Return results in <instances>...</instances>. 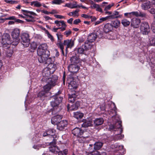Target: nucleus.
Here are the masks:
<instances>
[{
  "label": "nucleus",
  "instance_id": "f257e3e1",
  "mask_svg": "<svg viewBox=\"0 0 155 155\" xmlns=\"http://www.w3.org/2000/svg\"><path fill=\"white\" fill-rule=\"evenodd\" d=\"M112 117L114 119L113 120L114 124L110 125L109 128L115 131L117 130H117L119 131V133L120 134L122 133L123 130L121 127L122 126L121 122L120 120V119L117 116L114 117V116H113Z\"/></svg>",
  "mask_w": 155,
  "mask_h": 155
},
{
  "label": "nucleus",
  "instance_id": "f03ea898",
  "mask_svg": "<svg viewBox=\"0 0 155 155\" xmlns=\"http://www.w3.org/2000/svg\"><path fill=\"white\" fill-rule=\"evenodd\" d=\"M58 80V77L56 75H54L52 78H49L46 81H43L47 83V84L44 87V90L47 92L49 91L51 87L56 85V82Z\"/></svg>",
  "mask_w": 155,
  "mask_h": 155
},
{
  "label": "nucleus",
  "instance_id": "7ed1b4c3",
  "mask_svg": "<svg viewBox=\"0 0 155 155\" xmlns=\"http://www.w3.org/2000/svg\"><path fill=\"white\" fill-rule=\"evenodd\" d=\"M0 41L4 47H9L12 44L14 45V42H12L10 35L7 33H4L2 36Z\"/></svg>",
  "mask_w": 155,
  "mask_h": 155
},
{
  "label": "nucleus",
  "instance_id": "20e7f679",
  "mask_svg": "<svg viewBox=\"0 0 155 155\" xmlns=\"http://www.w3.org/2000/svg\"><path fill=\"white\" fill-rule=\"evenodd\" d=\"M61 93L60 91H58L57 93L55 94V96L54 97V100L51 103V105L52 107L55 109H57L59 104L62 101L63 98L58 95V94Z\"/></svg>",
  "mask_w": 155,
  "mask_h": 155
},
{
  "label": "nucleus",
  "instance_id": "39448f33",
  "mask_svg": "<svg viewBox=\"0 0 155 155\" xmlns=\"http://www.w3.org/2000/svg\"><path fill=\"white\" fill-rule=\"evenodd\" d=\"M20 30L18 28H15L12 31L11 35L15 41L14 45H16L18 43L20 40Z\"/></svg>",
  "mask_w": 155,
  "mask_h": 155
},
{
  "label": "nucleus",
  "instance_id": "423d86ee",
  "mask_svg": "<svg viewBox=\"0 0 155 155\" xmlns=\"http://www.w3.org/2000/svg\"><path fill=\"white\" fill-rule=\"evenodd\" d=\"M67 81L69 84L68 89L71 91H74L77 87V84L76 81H74V78L71 76L67 78Z\"/></svg>",
  "mask_w": 155,
  "mask_h": 155
},
{
  "label": "nucleus",
  "instance_id": "0eeeda50",
  "mask_svg": "<svg viewBox=\"0 0 155 155\" xmlns=\"http://www.w3.org/2000/svg\"><path fill=\"white\" fill-rule=\"evenodd\" d=\"M22 44L24 47H28L30 44V40L29 39V35L27 33H23L21 36Z\"/></svg>",
  "mask_w": 155,
  "mask_h": 155
},
{
  "label": "nucleus",
  "instance_id": "6e6552de",
  "mask_svg": "<svg viewBox=\"0 0 155 155\" xmlns=\"http://www.w3.org/2000/svg\"><path fill=\"white\" fill-rule=\"evenodd\" d=\"M51 73H52L51 72L48 68H45L42 71V74L43 78L42 79V81H46L48 80V79L52 78V77L54 75L52 76L51 77H49Z\"/></svg>",
  "mask_w": 155,
  "mask_h": 155
},
{
  "label": "nucleus",
  "instance_id": "1a4fd4ad",
  "mask_svg": "<svg viewBox=\"0 0 155 155\" xmlns=\"http://www.w3.org/2000/svg\"><path fill=\"white\" fill-rule=\"evenodd\" d=\"M91 45H90V44H89L85 42L84 45H82V47L79 48L77 49V51L79 54H83L84 53L85 51L87 49H91Z\"/></svg>",
  "mask_w": 155,
  "mask_h": 155
},
{
  "label": "nucleus",
  "instance_id": "9d476101",
  "mask_svg": "<svg viewBox=\"0 0 155 155\" xmlns=\"http://www.w3.org/2000/svg\"><path fill=\"white\" fill-rule=\"evenodd\" d=\"M140 29L143 34H147L150 30L149 26L147 22H142L141 25Z\"/></svg>",
  "mask_w": 155,
  "mask_h": 155
},
{
  "label": "nucleus",
  "instance_id": "9b49d317",
  "mask_svg": "<svg viewBox=\"0 0 155 155\" xmlns=\"http://www.w3.org/2000/svg\"><path fill=\"white\" fill-rule=\"evenodd\" d=\"M79 69V67L76 64H71L68 67V71L72 74L77 72Z\"/></svg>",
  "mask_w": 155,
  "mask_h": 155
},
{
  "label": "nucleus",
  "instance_id": "f8f14e48",
  "mask_svg": "<svg viewBox=\"0 0 155 155\" xmlns=\"http://www.w3.org/2000/svg\"><path fill=\"white\" fill-rule=\"evenodd\" d=\"M63 44L66 46V50L67 51L68 48H71L74 46V42L71 39H67L64 41Z\"/></svg>",
  "mask_w": 155,
  "mask_h": 155
},
{
  "label": "nucleus",
  "instance_id": "ddd939ff",
  "mask_svg": "<svg viewBox=\"0 0 155 155\" xmlns=\"http://www.w3.org/2000/svg\"><path fill=\"white\" fill-rule=\"evenodd\" d=\"M140 21L139 19L136 18H133L131 21V25L134 28H137L139 26Z\"/></svg>",
  "mask_w": 155,
  "mask_h": 155
},
{
  "label": "nucleus",
  "instance_id": "4468645a",
  "mask_svg": "<svg viewBox=\"0 0 155 155\" xmlns=\"http://www.w3.org/2000/svg\"><path fill=\"white\" fill-rule=\"evenodd\" d=\"M62 117L61 116H60L57 115L53 117L51 119V122L52 124L54 125H57L61 121Z\"/></svg>",
  "mask_w": 155,
  "mask_h": 155
},
{
  "label": "nucleus",
  "instance_id": "2eb2a0df",
  "mask_svg": "<svg viewBox=\"0 0 155 155\" xmlns=\"http://www.w3.org/2000/svg\"><path fill=\"white\" fill-rule=\"evenodd\" d=\"M97 35L96 34L91 33L88 35L87 38L88 40L85 42H87V43L88 44L90 43L92 47L93 46L91 45V43L94 42L95 40L97 38Z\"/></svg>",
  "mask_w": 155,
  "mask_h": 155
},
{
  "label": "nucleus",
  "instance_id": "dca6fc26",
  "mask_svg": "<svg viewBox=\"0 0 155 155\" xmlns=\"http://www.w3.org/2000/svg\"><path fill=\"white\" fill-rule=\"evenodd\" d=\"M72 134L75 136L79 137L83 133V130L78 127H76L72 130Z\"/></svg>",
  "mask_w": 155,
  "mask_h": 155
},
{
  "label": "nucleus",
  "instance_id": "f3484780",
  "mask_svg": "<svg viewBox=\"0 0 155 155\" xmlns=\"http://www.w3.org/2000/svg\"><path fill=\"white\" fill-rule=\"evenodd\" d=\"M90 4L91 5L90 8L92 9H96V10L100 12H102V10L101 8L99 5L94 3L93 1L92 0H89Z\"/></svg>",
  "mask_w": 155,
  "mask_h": 155
},
{
  "label": "nucleus",
  "instance_id": "a211bd4d",
  "mask_svg": "<svg viewBox=\"0 0 155 155\" xmlns=\"http://www.w3.org/2000/svg\"><path fill=\"white\" fill-rule=\"evenodd\" d=\"M49 55V53H45V54H43L41 55H38V61L40 63H44L45 61H46V60L47 59V58L48 57Z\"/></svg>",
  "mask_w": 155,
  "mask_h": 155
},
{
  "label": "nucleus",
  "instance_id": "6ab92c4d",
  "mask_svg": "<svg viewBox=\"0 0 155 155\" xmlns=\"http://www.w3.org/2000/svg\"><path fill=\"white\" fill-rule=\"evenodd\" d=\"M67 123L66 120L61 121L57 125V128L60 130H62L64 127H66Z\"/></svg>",
  "mask_w": 155,
  "mask_h": 155
},
{
  "label": "nucleus",
  "instance_id": "aec40b11",
  "mask_svg": "<svg viewBox=\"0 0 155 155\" xmlns=\"http://www.w3.org/2000/svg\"><path fill=\"white\" fill-rule=\"evenodd\" d=\"M150 2L148 0L143 2L141 5V7L142 9L146 10L150 8Z\"/></svg>",
  "mask_w": 155,
  "mask_h": 155
},
{
  "label": "nucleus",
  "instance_id": "412c9836",
  "mask_svg": "<svg viewBox=\"0 0 155 155\" xmlns=\"http://www.w3.org/2000/svg\"><path fill=\"white\" fill-rule=\"evenodd\" d=\"M65 6L71 8H79V5H77L76 2H75L73 3L71 2L67 3L65 5Z\"/></svg>",
  "mask_w": 155,
  "mask_h": 155
},
{
  "label": "nucleus",
  "instance_id": "4be33fe9",
  "mask_svg": "<svg viewBox=\"0 0 155 155\" xmlns=\"http://www.w3.org/2000/svg\"><path fill=\"white\" fill-rule=\"evenodd\" d=\"M55 144L56 143L55 142H51L50 143V144L53 145V146L49 147V150L52 152H58L59 150L58 147L55 146Z\"/></svg>",
  "mask_w": 155,
  "mask_h": 155
},
{
  "label": "nucleus",
  "instance_id": "5701e85b",
  "mask_svg": "<svg viewBox=\"0 0 155 155\" xmlns=\"http://www.w3.org/2000/svg\"><path fill=\"white\" fill-rule=\"evenodd\" d=\"M50 70L52 73H53L56 70L57 66L56 64L53 63H50L46 68Z\"/></svg>",
  "mask_w": 155,
  "mask_h": 155
},
{
  "label": "nucleus",
  "instance_id": "b1692460",
  "mask_svg": "<svg viewBox=\"0 0 155 155\" xmlns=\"http://www.w3.org/2000/svg\"><path fill=\"white\" fill-rule=\"evenodd\" d=\"M92 125V122L91 120L89 119L86 120L82 124V127H87L89 126H91Z\"/></svg>",
  "mask_w": 155,
  "mask_h": 155
},
{
  "label": "nucleus",
  "instance_id": "393cba45",
  "mask_svg": "<svg viewBox=\"0 0 155 155\" xmlns=\"http://www.w3.org/2000/svg\"><path fill=\"white\" fill-rule=\"evenodd\" d=\"M104 120L102 118L96 119L94 121L95 126H97L101 125L104 122Z\"/></svg>",
  "mask_w": 155,
  "mask_h": 155
},
{
  "label": "nucleus",
  "instance_id": "a878e982",
  "mask_svg": "<svg viewBox=\"0 0 155 155\" xmlns=\"http://www.w3.org/2000/svg\"><path fill=\"white\" fill-rule=\"evenodd\" d=\"M8 47H9V48L6 51L5 55L7 57L10 58L12 56L13 53V48H10L9 46Z\"/></svg>",
  "mask_w": 155,
  "mask_h": 155
},
{
  "label": "nucleus",
  "instance_id": "bb28decb",
  "mask_svg": "<svg viewBox=\"0 0 155 155\" xmlns=\"http://www.w3.org/2000/svg\"><path fill=\"white\" fill-rule=\"evenodd\" d=\"M131 13L132 16L134 15L137 17L140 16L143 17H145L146 15L145 13L141 12H132Z\"/></svg>",
  "mask_w": 155,
  "mask_h": 155
},
{
  "label": "nucleus",
  "instance_id": "cd10ccee",
  "mask_svg": "<svg viewBox=\"0 0 155 155\" xmlns=\"http://www.w3.org/2000/svg\"><path fill=\"white\" fill-rule=\"evenodd\" d=\"M76 98L77 96L75 94H69L68 96V101L70 103H73L75 101Z\"/></svg>",
  "mask_w": 155,
  "mask_h": 155
},
{
  "label": "nucleus",
  "instance_id": "c85d7f7f",
  "mask_svg": "<svg viewBox=\"0 0 155 155\" xmlns=\"http://www.w3.org/2000/svg\"><path fill=\"white\" fill-rule=\"evenodd\" d=\"M103 145V143L101 142H96L94 144V150H99L101 148Z\"/></svg>",
  "mask_w": 155,
  "mask_h": 155
},
{
  "label": "nucleus",
  "instance_id": "c756f323",
  "mask_svg": "<svg viewBox=\"0 0 155 155\" xmlns=\"http://www.w3.org/2000/svg\"><path fill=\"white\" fill-rule=\"evenodd\" d=\"M74 116L77 119H81L83 117L84 114L80 112H76L74 113Z\"/></svg>",
  "mask_w": 155,
  "mask_h": 155
},
{
  "label": "nucleus",
  "instance_id": "7c9ffc66",
  "mask_svg": "<svg viewBox=\"0 0 155 155\" xmlns=\"http://www.w3.org/2000/svg\"><path fill=\"white\" fill-rule=\"evenodd\" d=\"M111 25L112 27L115 28H117L120 25V22L118 20H115L112 21Z\"/></svg>",
  "mask_w": 155,
  "mask_h": 155
},
{
  "label": "nucleus",
  "instance_id": "2f4dec72",
  "mask_svg": "<svg viewBox=\"0 0 155 155\" xmlns=\"http://www.w3.org/2000/svg\"><path fill=\"white\" fill-rule=\"evenodd\" d=\"M80 106L79 102L77 101L76 102L75 104L72 105L70 107V110H76Z\"/></svg>",
  "mask_w": 155,
  "mask_h": 155
},
{
  "label": "nucleus",
  "instance_id": "473e14b6",
  "mask_svg": "<svg viewBox=\"0 0 155 155\" xmlns=\"http://www.w3.org/2000/svg\"><path fill=\"white\" fill-rule=\"evenodd\" d=\"M37 52L38 55H41L43 54H45V53H49V51H45V50H44L38 47L37 49Z\"/></svg>",
  "mask_w": 155,
  "mask_h": 155
},
{
  "label": "nucleus",
  "instance_id": "72a5a7b5",
  "mask_svg": "<svg viewBox=\"0 0 155 155\" xmlns=\"http://www.w3.org/2000/svg\"><path fill=\"white\" fill-rule=\"evenodd\" d=\"M112 26L111 24L107 23L104 26V30L106 32H108L110 31L111 30Z\"/></svg>",
  "mask_w": 155,
  "mask_h": 155
},
{
  "label": "nucleus",
  "instance_id": "f704fd0d",
  "mask_svg": "<svg viewBox=\"0 0 155 155\" xmlns=\"http://www.w3.org/2000/svg\"><path fill=\"white\" fill-rule=\"evenodd\" d=\"M71 64H77L79 61V60L76 56H73L70 59Z\"/></svg>",
  "mask_w": 155,
  "mask_h": 155
},
{
  "label": "nucleus",
  "instance_id": "c9c22d12",
  "mask_svg": "<svg viewBox=\"0 0 155 155\" xmlns=\"http://www.w3.org/2000/svg\"><path fill=\"white\" fill-rule=\"evenodd\" d=\"M79 10H76L74 12H71L68 13V15L70 16H73V17H78L79 15L78 12Z\"/></svg>",
  "mask_w": 155,
  "mask_h": 155
},
{
  "label": "nucleus",
  "instance_id": "e433bc0d",
  "mask_svg": "<svg viewBox=\"0 0 155 155\" xmlns=\"http://www.w3.org/2000/svg\"><path fill=\"white\" fill-rule=\"evenodd\" d=\"M121 23L124 27H127L130 25V22L127 20L124 19L121 21Z\"/></svg>",
  "mask_w": 155,
  "mask_h": 155
},
{
  "label": "nucleus",
  "instance_id": "4c0bfd02",
  "mask_svg": "<svg viewBox=\"0 0 155 155\" xmlns=\"http://www.w3.org/2000/svg\"><path fill=\"white\" fill-rule=\"evenodd\" d=\"M45 33L47 34V36L48 38H49L53 42L54 41V39L53 37V36L50 34L48 31L45 28Z\"/></svg>",
  "mask_w": 155,
  "mask_h": 155
},
{
  "label": "nucleus",
  "instance_id": "58836bf2",
  "mask_svg": "<svg viewBox=\"0 0 155 155\" xmlns=\"http://www.w3.org/2000/svg\"><path fill=\"white\" fill-rule=\"evenodd\" d=\"M31 5H34L36 7H40L41 6V3L38 1H33L31 2Z\"/></svg>",
  "mask_w": 155,
  "mask_h": 155
},
{
  "label": "nucleus",
  "instance_id": "ea45409f",
  "mask_svg": "<svg viewBox=\"0 0 155 155\" xmlns=\"http://www.w3.org/2000/svg\"><path fill=\"white\" fill-rule=\"evenodd\" d=\"M57 45L58 47H59L60 48V49L61 50L62 54H64V52L63 50V49H64V47L63 46V45H64L61 42H59L57 44Z\"/></svg>",
  "mask_w": 155,
  "mask_h": 155
},
{
  "label": "nucleus",
  "instance_id": "a19ab883",
  "mask_svg": "<svg viewBox=\"0 0 155 155\" xmlns=\"http://www.w3.org/2000/svg\"><path fill=\"white\" fill-rule=\"evenodd\" d=\"M38 47L40 48L45 51H48L47 50L48 47L47 44L46 43H43L41 44Z\"/></svg>",
  "mask_w": 155,
  "mask_h": 155
},
{
  "label": "nucleus",
  "instance_id": "79ce46f5",
  "mask_svg": "<svg viewBox=\"0 0 155 155\" xmlns=\"http://www.w3.org/2000/svg\"><path fill=\"white\" fill-rule=\"evenodd\" d=\"M88 137H80L78 139V140L80 142H87L88 141V140H87V139L88 138Z\"/></svg>",
  "mask_w": 155,
  "mask_h": 155
},
{
  "label": "nucleus",
  "instance_id": "37998d69",
  "mask_svg": "<svg viewBox=\"0 0 155 155\" xmlns=\"http://www.w3.org/2000/svg\"><path fill=\"white\" fill-rule=\"evenodd\" d=\"M6 20H16V18L15 16H10L8 18H6L5 19H0V22H4Z\"/></svg>",
  "mask_w": 155,
  "mask_h": 155
},
{
  "label": "nucleus",
  "instance_id": "c03bdc74",
  "mask_svg": "<svg viewBox=\"0 0 155 155\" xmlns=\"http://www.w3.org/2000/svg\"><path fill=\"white\" fill-rule=\"evenodd\" d=\"M58 155H67L68 153V150L65 149L63 151H59L58 152Z\"/></svg>",
  "mask_w": 155,
  "mask_h": 155
},
{
  "label": "nucleus",
  "instance_id": "a18cd8bd",
  "mask_svg": "<svg viewBox=\"0 0 155 155\" xmlns=\"http://www.w3.org/2000/svg\"><path fill=\"white\" fill-rule=\"evenodd\" d=\"M21 11L22 12H25V13H30V14L31 15H32L33 16H36L37 15L36 14L34 13L33 12L30 11L28 10H21Z\"/></svg>",
  "mask_w": 155,
  "mask_h": 155
},
{
  "label": "nucleus",
  "instance_id": "49530a36",
  "mask_svg": "<svg viewBox=\"0 0 155 155\" xmlns=\"http://www.w3.org/2000/svg\"><path fill=\"white\" fill-rule=\"evenodd\" d=\"M124 137V135H120L119 134L116 135L115 136V138L114 139L115 140H119L122 139Z\"/></svg>",
  "mask_w": 155,
  "mask_h": 155
},
{
  "label": "nucleus",
  "instance_id": "de8ad7c7",
  "mask_svg": "<svg viewBox=\"0 0 155 155\" xmlns=\"http://www.w3.org/2000/svg\"><path fill=\"white\" fill-rule=\"evenodd\" d=\"M108 19H113L114 18H117L120 17V15L119 16H115L114 14L112 15L109 16H108Z\"/></svg>",
  "mask_w": 155,
  "mask_h": 155
},
{
  "label": "nucleus",
  "instance_id": "09e8293b",
  "mask_svg": "<svg viewBox=\"0 0 155 155\" xmlns=\"http://www.w3.org/2000/svg\"><path fill=\"white\" fill-rule=\"evenodd\" d=\"M62 27H59V29H61V31H63L65 30L66 25L64 23V21H62Z\"/></svg>",
  "mask_w": 155,
  "mask_h": 155
},
{
  "label": "nucleus",
  "instance_id": "8fccbe9b",
  "mask_svg": "<svg viewBox=\"0 0 155 155\" xmlns=\"http://www.w3.org/2000/svg\"><path fill=\"white\" fill-rule=\"evenodd\" d=\"M31 49H35L37 47L36 43L35 42H32L31 44Z\"/></svg>",
  "mask_w": 155,
  "mask_h": 155
},
{
  "label": "nucleus",
  "instance_id": "3c124183",
  "mask_svg": "<svg viewBox=\"0 0 155 155\" xmlns=\"http://www.w3.org/2000/svg\"><path fill=\"white\" fill-rule=\"evenodd\" d=\"M151 28L153 31L155 33V19H154V21L151 25Z\"/></svg>",
  "mask_w": 155,
  "mask_h": 155
},
{
  "label": "nucleus",
  "instance_id": "603ef678",
  "mask_svg": "<svg viewBox=\"0 0 155 155\" xmlns=\"http://www.w3.org/2000/svg\"><path fill=\"white\" fill-rule=\"evenodd\" d=\"M62 21H58L57 20L55 21H54V23L56 24L58 26H60L61 25H62Z\"/></svg>",
  "mask_w": 155,
  "mask_h": 155
},
{
  "label": "nucleus",
  "instance_id": "864d4df0",
  "mask_svg": "<svg viewBox=\"0 0 155 155\" xmlns=\"http://www.w3.org/2000/svg\"><path fill=\"white\" fill-rule=\"evenodd\" d=\"M54 134V131H52V133H50L49 131H48V130L46 131L45 133H44L43 134V136L44 137H45L48 135H52Z\"/></svg>",
  "mask_w": 155,
  "mask_h": 155
},
{
  "label": "nucleus",
  "instance_id": "5fc2aeb1",
  "mask_svg": "<svg viewBox=\"0 0 155 155\" xmlns=\"http://www.w3.org/2000/svg\"><path fill=\"white\" fill-rule=\"evenodd\" d=\"M53 4H60L62 3V1L61 0H54L52 2Z\"/></svg>",
  "mask_w": 155,
  "mask_h": 155
},
{
  "label": "nucleus",
  "instance_id": "6e6d98bb",
  "mask_svg": "<svg viewBox=\"0 0 155 155\" xmlns=\"http://www.w3.org/2000/svg\"><path fill=\"white\" fill-rule=\"evenodd\" d=\"M46 92L44 90L40 91L38 94V97H41L44 96Z\"/></svg>",
  "mask_w": 155,
  "mask_h": 155
},
{
  "label": "nucleus",
  "instance_id": "4d7b16f0",
  "mask_svg": "<svg viewBox=\"0 0 155 155\" xmlns=\"http://www.w3.org/2000/svg\"><path fill=\"white\" fill-rule=\"evenodd\" d=\"M5 1L7 3L11 4H14L17 3V2L15 1L5 0Z\"/></svg>",
  "mask_w": 155,
  "mask_h": 155
},
{
  "label": "nucleus",
  "instance_id": "13d9d810",
  "mask_svg": "<svg viewBox=\"0 0 155 155\" xmlns=\"http://www.w3.org/2000/svg\"><path fill=\"white\" fill-rule=\"evenodd\" d=\"M124 16L128 18H131L132 17L131 12L129 13H126L124 14Z\"/></svg>",
  "mask_w": 155,
  "mask_h": 155
},
{
  "label": "nucleus",
  "instance_id": "bf43d9fd",
  "mask_svg": "<svg viewBox=\"0 0 155 155\" xmlns=\"http://www.w3.org/2000/svg\"><path fill=\"white\" fill-rule=\"evenodd\" d=\"M52 62L51 58L48 57L47 58V59L46 60V61H45L44 63L49 64L50 63H52Z\"/></svg>",
  "mask_w": 155,
  "mask_h": 155
},
{
  "label": "nucleus",
  "instance_id": "052dcab7",
  "mask_svg": "<svg viewBox=\"0 0 155 155\" xmlns=\"http://www.w3.org/2000/svg\"><path fill=\"white\" fill-rule=\"evenodd\" d=\"M114 5V3H112L111 4H110L106 6L104 9L105 11H107L110 9V8L112 6H113Z\"/></svg>",
  "mask_w": 155,
  "mask_h": 155
},
{
  "label": "nucleus",
  "instance_id": "680f3d73",
  "mask_svg": "<svg viewBox=\"0 0 155 155\" xmlns=\"http://www.w3.org/2000/svg\"><path fill=\"white\" fill-rule=\"evenodd\" d=\"M114 147L117 148V150H121L124 148V146L123 145H117Z\"/></svg>",
  "mask_w": 155,
  "mask_h": 155
},
{
  "label": "nucleus",
  "instance_id": "e2e57ef3",
  "mask_svg": "<svg viewBox=\"0 0 155 155\" xmlns=\"http://www.w3.org/2000/svg\"><path fill=\"white\" fill-rule=\"evenodd\" d=\"M71 31L70 30L66 31L64 33V34L67 37H68L69 35L71 34Z\"/></svg>",
  "mask_w": 155,
  "mask_h": 155
},
{
  "label": "nucleus",
  "instance_id": "0e129e2a",
  "mask_svg": "<svg viewBox=\"0 0 155 155\" xmlns=\"http://www.w3.org/2000/svg\"><path fill=\"white\" fill-rule=\"evenodd\" d=\"M56 35L58 39V40L60 41L62 39V35L60 33L59 34L57 33Z\"/></svg>",
  "mask_w": 155,
  "mask_h": 155
},
{
  "label": "nucleus",
  "instance_id": "69168bd1",
  "mask_svg": "<svg viewBox=\"0 0 155 155\" xmlns=\"http://www.w3.org/2000/svg\"><path fill=\"white\" fill-rule=\"evenodd\" d=\"M100 19L101 23L104 21H106L108 19L107 16H106V17H105L101 18Z\"/></svg>",
  "mask_w": 155,
  "mask_h": 155
},
{
  "label": "nucleus",
  "instance_id": "338daca9",
  "mask_svg": "<svg viewBox=\"0 0 155 155\" xmlns=\"http://www.w3.org/2000/svg\"><path fill=\"white\" fill-rule=\"evenodd\" d=\"M54 16L55 18L59 19H62L65 18L64 16L60 15H55Z\"/></svg>",
  "mask_w": 155,
  "mask_h": 155
},
{
  "label": "nucleus",
  "instance_id": "774afa93",
  "mask_svg": "<svg viewBox=\"0 0 155 155\" xmlns=\"http://www.w3.org/2000/svg\"><path fill=\"white\" fill-rule=\"evenodd\" d=\"M81 21L79 19H77L74 20V24L75 25H77L78 23H80Z\"/></svg>",
  "mask_w": 155,
  "mask_h": 155
}]
</instances>
